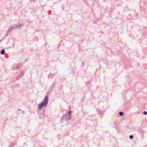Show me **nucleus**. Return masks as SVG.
Instances as JSON below:
<instances>
[{
    "mask_svg": "<svg viewBox=\"0 0 147 147\" xmlns=\"http://www.w3.org/2000/svg\"><path fill=\"white\" fill-rule=\"evenodd\" d=\"M23 75H22V76H18L16 77V80H18L19 78H20Z\"/></svg>",
    "mask_w": 147,
    "mask_h": 147,
    "instance_id": "obj_8",
    "label": "nucleus"
},
{
    "mask_svg": "<svg viewBox=\"0 0 147 147\" xmlns=\"http://www.w3.org/2000/svg\"><path fill=\"white\" fill-rule=\"evenodd\" d=\"M53 76H54L52 74H50L48 76V77L49 78H52Z\"/></svg>",
    "mask_w": 147,
    "mask_h": 147,
    "instance_id": "obj_6",
    "label": "nucleus"
},
{
    "mask_svg": "<svg viewBox=\"0 0 147 147\" xmlns=\"http://www.w3.org/2000/svg\"><path fill=\"white\" fill-rule=\"evenodd\" d=\"M16 26H14L10 28L7 31V32L6 34V36H7L9 35V33L11 32V31L14 29H16Z\"/></svg>",
    "mask_w": 147,
    "mask_h": 147,
    "instance_id": "obj_2",
    "label": "nucleus"
},
{
    "mask_svg": "<svg viewBox=\"0 0 147 147\" xmlns=\"http://www.w3.org/2000/svg\"><path fill=\"white\" fill-rule=\"evenodd\" d=\"M67 115L66 114H64V115H63L62 117V120H66V117H67Z\"/></svg>",
    "mask_w": 147,
    "mask_h": 147,
    "instance_id": "obj_5",
    "label": "nucleus"
},
{
    "mask_svg": "<svg viewBox=\"0 0 147 147\" xmlns=\"http://www.w3.org/2000/svg\"><path fill=\"white\" fill-rule=\"evenodd\" d=\"M14 26H15L16 27V29L18 27H20L22 26V24H21L20 23H18V24H14Z\"/></svg>",
    "mask_w": 147,
    "mask_h": 147,
    "instance_id": "obj_4",
    "label": "nucleus"
},
{
    "mask_svg": "<svg viewBox=\"0 0 147 147\" xmlns=\"http://www.w3.org/2000/svg\"><path fill=\"white\" fill-rule=\"evenodd\" d=\"M71 110L67 111V113L68 115H67V117H66V120L67 121L71 119Z\"/></svg>",
    "mask_w": 147,
    "mask_h": 147,
    "instance_id": "obj_3",
    "label": "nucleus"
},
{
    "mask_svg": "<svg viewBox=\"0 0 147 147\" xmlns=\"http://www.w3.org/2000/svg\"><path fill=\"white\" fill-rule=\"evenodd\" d=\"M0 53L1 55H4L5 53V51L4 49L2 50L1 51Z\"/></svg>",
    "mask_w": 147,
    "mask_h": 147,
    "instance_id": "obj_7",
    "label": "nucleus"
},
{
    "mask_svg": "<svg viewBox=\"0 0 147 147\" xmlns=\"http://www.w3.org/2000/svg\"><path fill=\"white\" fill-rule=\"evenodd\" d=\"M144 113L145 115H146L147 114V113L146 111H144Z\"/></svg>",
    "mask_w": 147,
    "mask_h": 147,
    "instance_id": "obj_11",
    "label": "nucleus"
},
{
    "mask_svg": "<svg viewBox=\"0 0 147 147\" xmlns=\"http://www.w3.org/2000/svg\"><path fill=\"white\" fill-rule=\"evenodd\" d=\"M48 96H45L43 100L38 105V110L40 111L44 107H46L48 103Z\"/></svg>",
    "mask_w": 147,
    "mask_h": 147,
    "instance_id": "obj_1",
    "label": "nucleus"
},
{
    "mask_svg": "<svg viewBox=\"0 0 147 147\" xmlns=\"http://www.w3.org/2000/svg\"><path fill=\"white\" fill-rule=\"evenodd\" d=\"M134 138V136L133 135H131L130 136H129V138L130 139H132L133 138Z\"/></svg>",
    "mask_w": 147,
    "mask_h": 147,
    "instance_id": "obj_10",
    "label": "nucleus"
},
{
    "mask_svg": "<svg viewBox=\"0 0 147 147\" xmlns=\"http://www.w3.org/2000/svg\"><path fill=\"white\" fill-rule=\"evenodd\" d=\"M52 86V88H53V87L54 86V84H53V85H52V86Z\"/></svg>",
    "mask_w": 147,
    "mask_h": 147,
    "instance_id": "obj_12",
    "label": "nucleus"
},
{
    "mask_svg": "<svg viewBox=\"0 0 147 147\" xmlns=\"http://www.w3.org/2000/svg\"><path fill=\"white\" fill-rule=\"evenodd\" d=\"M119 114L120 116H122L123 114V113L122 112H120Z\"/></svg>",
    "mask_w": 147,
    "mask_h": 147,
    "instance_id": "obj_9",
    "label": "nucleus"
}]
</instances>
